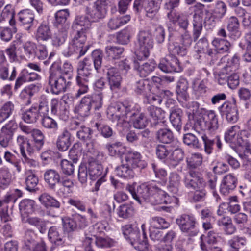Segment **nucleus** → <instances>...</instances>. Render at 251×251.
I'll return each mask as SVG.
<instances>
[{"mask_svg": "<svg viewBox=\"0 0 251 251\" xmlns=\"http://www.w3.org/2000/svg\"><path fill=\"white\" fill-rule=\"evenodd\" d=\"M91 22V21L86 15L75 17L72 26L74 31L68 47L62 52L64 56L70 57L75 54L79 58L86 53L88 49L86 45V31L90 28Z\"/></svg>", "mask_w": 251, "mask_h": 251, "instance_id": "obj_1", "label": "nucleus"}, {"mask_svg": "<svg viewBox=\"0 0 251 251\" xmlns=\"http://www.w3.org/2000/svg\"><path fill=\"white\" fill-rule=\"evenodd\" d=\"M134 108L133 104L118 102L112 103L108 107L107 114L110 119L114 122H116L118 129L123 131L128 129L130 126L127 120L128 117L137 115Z\"/></svg>", "mask_w": 251, "mask_h": 251, "instance_id": "obj_2", "label": "nucleus"}, {"mask_svg": "<svg viewBox=\"0 0 251 251\" xmlns=\"http://www.w3.org/2000/svg\"><path fill=\"white\" fill-rule=\"evenodd\" d=\"M102 58V50L99 49L94 50L92 53V58H85L83 61L79 62L77 76H80V78H88L92 75L93 67L98 72L101 67Z\"/></svg>", "mask_w": 251, "mask_h": 251, "instance_id": "obj_3", "label": "nucleus"}, {"mask_svg": "<svg viewBox=\"0 0 251 251\" xmlns=\"http://www.w3.org/2000/svg\"><path fill=\"white\" fill-rule=\"evenodd\" d=\"M153 46V40L151 33L149 30H140L137 35L135 42L134 53L139 60L148 58L151 49Z\"/></svg>", "mask_w": 251, "mask_h": 251, "instance_id": "obj_4", "label": "nucleus"}, {"mask_svg": "<svg viewBox=\"0 0 251 251\" xmlns=\"http://www.w3.org/2000/svg\"><path fill=\"white\" fill-rule=\"evenodd\" d=\"M250 137L251 134L247 130H242L238 125L228 128L225 132L224 136L226 142L245 147L249 149L251 148V143L249 141Z\"/></svg>", "mask_w": 251, "mask_h": 251, "instance_id": "obj_5", "label": "nucleus"}, {"mask_svg": "<svg viewBox=\"0 0 251 251\" xmlns=\"http://www.w3.org/2000/svg\"><path fill=\"white\" fill-rule=\"evenodd\" d=\"M56 68H58V65L54 62L50 67L49 84L50 86L51 92L58 95L66 91L67 87L70 85V82L66 81L65 76L60 74V71H55Z\"/></svg>", "mask_w": 251, "mask_h": 251, "instance_id": "obj_6", "label": "nucleus"}, {"mask_svg": "<svg viewBox=\"0 0 251 251\" xmlns=\"http://www.w3.org/2000/svg\"><path fill=\"white\" fill-rule=\"evenodd\" d=\"M109 3V0H97L91 7L85 8V14L92 22H99L105 18Z\"/></svg>", "mask_w": 251, "mask_h": 251, "instance_id": "obj_7", "label": "nucleus"}, {"mask_svg": "<svg viewBox=\"0 0 251 251\" xmlns=\"http://www.w3.org/2000/svg\"><path fill=\"white\" fill-rule=\"evenodd\" d=\"M176 224L180 230L188 235L193 236L198 233L197 225L198 224L195 216L192 214H183L176 220Z\"/></svg>", "mask_w": 251, "mask_h": 251, "instance_id": "obj_8", "label": "nucleus"}, {"mask_svg": "<svg viewBox=\"0 0 251 251\" xmlns=\"http://www.w3.org/2000/svg\"><path fill=\"white\" fill-rule=\"evenodd\" d=\"M126 189L131 194L132 197L139 203L144 201H149L152 191H155V185L142 184L137 187L136 191L133 185H128Z\"/></svg>", "mask_w": 251, "mask_h": 251, "instance_id": "obj_9", "label": "nucleus"}, {"mask_svg": "<svg viewBox=\"0 0 251 251\" xmlns=\"http://www.w3.org/2000/svg\"><path fill=\"white\" fill-rule=\"evenodd\" d=\"M218 109L221 116H225L228 122L235 123L238 120L239 111L234 98L224 102Z\"/></svg>", "mask_w": 251, "mask_h": 251, "instance_id": "obj_10", "label": "nucleus"}, {"mask_svg": "<svg viewBox=\"0 0 251 251\" xmlns=\"http://www.w3.org/2000/svg\"><path fill=\"white\" fill-rule=\"evenodd\" d=\"M17 75V67L7 63L3 51H0V78L10 81L15 79Z\"/></svg>", "mask_w": 251, "mask_h": 251, "instance_id": "obj_11", "label": "nucleus"}, {"mask_svg": "<svg viewBox=\"0 0 251 251\" xmlns=\"http://www.w3.org/2000/svg\"><path fill=\"white\" fill-rule=\"evenodd\" d=\"M199 121V126L201 130L213 132L218 127L217 116L213 110L205 109Z\"/></svg>", "mask_w": 251, "mask_h": 251, "instance_id": "obj_12", "label": "nucleus"}, {"mask_svg": "<svg viewBox=\"0 0 251 251\" xmlns=\"http://www.w3.org/2000/svg\"><path fill=\"white\" fill-rule=\"evenodd\" d=\"M184 184L186 187L193 190L204 188L206 185L201 174L195 171H190L185 176Z\"/></svg>", "mask_w": 251, "mask_h": 251, "instance_id": "obj_13", "label": "nucleus"}, {"mask_svg": "<svg viewBox=\"0 0 251 251\" xmlns=\"http://www.w3.org/2000/svg\"><path fill=\"white\" fill-rule=\"evenodd\" d=\"M227 6L222 1L218 0L216 2L215 7L211 15L207 21L212 26H215L216 23L221 21L227 12Z\"/></svg>", "mask_w": 251, "mask_h": 251, "instance_id": "obj_14", "label": "nucleus"}, {"mask_svg": "<svg viewBox=\"0 0 251 251\" xmlns=\"http://www.w3.org/2000/svg\"><path fill=\"white\" fill-rule=\"evenodd\" d=\"M92 130L84 125L81 126L76 133L77 137L80 140L85 143V145L88 151L91 152L94 149L97 144V141L95 139L92 137Z\"/></svg>", "mask_w": 251, "mask_h": 251, "instance_id": "obj_15", "label": "nucleus"}, {"mask_svg": "<svg viewBox=\"0 0 251 251\" xmlns=\"http://www.w3.org/2000/svg\"><path fill=\"white\" fill-rule=\"evenodd\" d=\"M125 161L132 168H145L147 163L142 159L141 154L136 151H129L125 155Z\"/></svg>", "mask_w": 251, "mask_h": 251, "instance_id": "obj_16", "label": "nucleus"}, {"mask_svg": "<svg viewBox=\"0 0 251 251\" xmlns=\"http://www.w3.org/2000/svg\"><path fill=\"white\" fill-rule=\"evenodd\" d=\"M18 16L20 25L29 31L33 25L35 17L33 12L29 9H25L19 12Z\"/></svg>", "mask_w": 251, "mask_h": 251, "instance_id": "obj_17", "label": "nucleus"}, {"mask_svg": "<svg viewBox=\"0 0 251 251\" xmlns=\"http://www.w3.org/2000/svg\"><path fill=\"white\" fill-rule=\"evenodd\" d=\"M237 183V178L231 174L226 176L223 179L220 186V192L224 195H226L234 190Z\"/></svg>", "mask_w": 251, "mask_h": 251, "instance_id": "obj_18", "label": "nucleus"}, {"mask_svg": "<svg viewBox=\"0 0 251 251\" xmlns=\"http://www.w3.org/2000/svg\"><path fill=\"white\" fill-rule=\"evenodd\" d=\"M227 29L230 32V36L234 39L239 38L241 35L239 30L240 23L238 18L231 16L226 18Z\"/></svg>", "mask_w": 251, "mask_h": 251, "instance_id": "obj_19", "label": "nucleus"}, {"mask_svg": "<svg viewBox=\"0 0 251 251\" xmlns=\"http://www.w3.org/2000/svg\"><path fill=\"white\" fill-rule=\"evenodd\" d=\"M86 165L91 179L95 180L102 175L103 167L97 161L95 160H89Z\"/></svg>", "mask_w": 251, "mask_h": 251, "instance_id": "obj_20", "label": "nucleus"}, {"mask_svg": "<svg viewBox=\"0 0 251 251\" xmlns=\"http://www.w3.org/2000/svg\"><path fill=\"white\" fill-rule=\"evenodd\" d=\"M130 15L112 17L107 22V28L110 31L116 30L127 23L130 20Z\"/></svg>", "mask_w": 251, "mask_h": 251, "instance_id": "obj_21", "label": "nucleus"}, {"mask_svg": "<svg viewBox=\"0 0 251 251\" xmlns=\"http://www.w3.org/2000/svg\"><path fill=\"white\" fill-rule=\"evenodd\" d=\"M49 241L56 245H61L64 243V236L60 227L56 226L50 227L48 232Z\"/></svg>", "mask_w": 251, "mask_h": 251, "instance_id": "obj_22", "label": "nucleus"}, {"mask_svg": "<svg viewBox=\"0 0 251 251\" xmlns=\"http://www.w3.org/2000/svg\"><path fill=\"white\" fill-rule=\"evenodd\" d=\"M44 179L52 190L55 189L56 184L60 182V176L58 172L53 169L47 170L44 175Z\"/></svg>", "mask_w": 251, "mask_h": 251, "instance_id": "obj_23", "label": "nucleus"}, {"mask_svg": "<svg viewBox=\"0 0 251 251\" xmlns=\"http://www.w3.org/2000/svg\"><path fill=\"white\" fill-rule=\"evenodd\" d=\"M188 82L185 79H181L178 82L176 88L177 100L183 104L187 105L185 102L187 100L188 96L187 93Z\"/></svg>", "mask_w": 251, "mask_h": 251, "instance_id": "obj_24", "label": "nucleus"}, {"mask_svg": "<svg viewBox=\"0 0 251 251\" xmlns=\"http://www.w3.org/2000/svg\"><path fill=\"white\" fill-rule=\"evenodd\" d=\"M90 242L95 243L98 248H108L112 246L113 242L109 239L97 237L92 235H85V243L87 245Z\"/></svg>", "mask_w": 251, "mask_h": 251, "instance_id": "obj_25", "label": "nucleus"}, {"mask_svg": "<svg viewBox=\"0 0 251 251\" xmlns=\"http://www.w3.org/2000/svg\"><path fill=\"white\" fill-rule=\"evenodd\" d=\"M70 137V133L65 129L58 135L56 146L59 151H64L68 149L71 145Z\"/></svg>", "mask_w": 251, "mask_h": 251, "instance_id": "obj_26", "label": "nucleus"}, {"mask_svg": "<svg viewBox=\"0 0 251 251\" xmlns=\"http://www.w3.org/2000/svg\"><path fill=\"white\" fill-rule=\"evenodd\" d=\"M239 57L235 54L231 58L229 59L226 64L221 70L220 75H227L231 72H236L239 68Z\"/></svg>", "mask_w": 251, "mask_h": 251, "instance_id": "obj_27", "label": "nucleus"}, {"mask_svg": "<svg viewBox=\"0 0 251 251\" xmlns=\"http://www.w3.org/2000/svg\"><path fill=\"white\" fill-rule=\"evenodd\" d=\"M40 117H41V114L38 112L37 107L35 106H32L21 113L22 119L27 123H34Z\"/></svg>", "mask_w": 251, "mask_h": 251, "instance_id": "obj_28", "label": "nucleus"}, {"mask_svg": "<svg viewBox=\"0 0 251 251\" xmlns=\"http://www.w3.org/2000/svg\"><path fill=\"white\" fill-rule=\"evenodd\" d=\"M51 37V32L48 24L43 23L38 27L36 38L38 41H47Z\"/></svg>", "mask_w": 251, "mask_h": 251, "instance_id": "obj_29", "label": "nucleus"}, {"mask_svg": "<svg viewBox=\"0 0 251 251\" xmlns=\"http://www.w3.org/2000/svg\"><path fill=\"white\" fill-rule=\"evenodd\" d=\"M115 172L118 176L123 178H131L134 176L133 168L124 161L121 165L116 167Z\"/></svg>", "mask_w": 251, "mask_h": 251, "instance_id": "obj_30", "label": "nucleus"}, {"mask_svg": "<svg viewBox=\"0 0 251 251\" xmlns=\"http://www.w3.org/2000/svg\"><path fill=\"white\" fill-rule=\"evenodd\" d=\"M89 101V100L84 96L81 99L79 104L75 107L74 112L81 117H85L89 116L92 108Z\"/></svg>", "mask_w": 251, "mask_h": 251, "instance_id": "obj_31", "label": "nucleus"}, {"mask_svg": "<svg viewBox=\"0 0 251 251\" xmlns=\"http://www.w3.org/2000/svg\"><path fill=\"white\" fill-rule=\"evenodd\" d=\"M135 68L138 70V73L141 77H145L152 72L156 67V64L153 60H150L149 61L143 64L141 66H138L137 64L135 62Z\"/></svg>", "mask_w": 251, "mask_h": 251, "instance_id": "obj_32", "label": "nucleus"}, {"mask_svg": "<svg viewBox=\"0 0 251 251\" xmlns=\"http://www.w3.org/2000/svg\"><path fill=\"white\" fill-rule=\"evenodd\" d=\"M88 79L85 78H80V76L76 77V92L75 95V98H80L82 95L88 92L89 88L88 86Z\"/></svg>", "mask_w": 251, "mask_h": 251, "instance_id": "obj_33", "label": "nucleus"}, {"mask_svg": "<svg viewBox=\"0 0 251 251\" xmlns=\"http://www.w3.org/2000/svg\"><path fill=\"white\" fill-rule=\"evenodd\" d=\"M109 155L112 156H121L125 151V148L122 143L116 142L108 143L105 146Z\"/></svg>", "mask_w": 251, "mask_h": 251, "instance_id": "obj_34", "label": "nucleus"}, {"mask_svg": "<svg viewBox=\"0 0 251 251\" xmlns=\"http://www.w3.org/2000/svg\"><path fill=\"white\" fill-rule=\"evenodd\" d=\"M123 234L127 240L130 242L132 240L136 239L137 236L140 233L139 228L135 225H126L122 227Z\"/></svg>", "mask_w": 251, "mask_h": 251, "instance_id": "obj_35", "label": "nucleus"}, {"mask_svg": "<svg viewBox=\"0 0 251 251\" xmlns=\"http://www.w3.org/2000/svg\"><path fill=\"white\" fill-rule=\"evenodd\" d=\"M39 91V86L31 84L22 91L20 97L25 101L26 104H29L31 103V98Z\"/></svg>", "mask_w": 251, "mask_h": 251, "instance_id": "obj_36", "label": "nucleus"}, {"mask_svg": "<svg viewBox=\"0 0 251 251\" xmlns=\"http://www.w3.org/2000/svg\"><path fill=\"white\" fill-rule=\"evenodd\" d=\"M26 222L35 227L41 234L46 233L47 222L44 219L38 217H29L27 219Z\"/></svg>", "mask_w": 251, "mask_h": 251, "instance_id": "obj_37", "label": "nucleus"}, {"mask_svg": "<svg viewBox=\"0 0 251 251\" xmlns=\"http://www.w3.org/2000/svg\"><path fill=\"white\" fill-rule=\"evenodd\" d=\"M35 201L31 199H24L19 203V209L22 215H27L35 210Z\"/></svg>", "mask_w": 251, "mask_h": 251, "instance_id": "obj_38", "label": "nucleus"}, {"mask_svg": "<svg viewBox=\"0 0 251 251\" xmlns=\"http://www.w3.org/2000/svg\"><path fill=\"white\" fill-rule=\"evenodd\" d=\"M58 192L64 196H67L73 192L74 186L73 180L67 178H63L60 180Z\"/></svg>", "mask_w": 251, "mask_h": 251, "instance_id": "obj_39", "label": "nucleus"}, {"mask_svg": "<svg viewBox=\"0 0 251 251\" xmlns=\"http://www.w3.org/2000/svg\"><path fill=\"white\" fill-rule=\"evenodd\" d=\"M217 224L220 226H224V230L227 234H233L236 231V228L228 216L224 215L219 218L217 220Z\"/></svg>", "mask_w": 251, "mask_h": 251, "instance_id": "obj_40", "label": "nucleus"}, {"mask_svg": "<svg viewBox=\"0 0 251 251\" xmlns=\"http://www.w3.org/2000/svg\"><path fill=\"white\" fill-rule=\"evenodd\" d=\"M39 201L45 207H52L59 208L60 207V203L53 197L44 193L41 194L39 197Z\"/></svg>", "mask_w": 251, "mask_h": 251, "instance_id": "obj_41", "label": "nucleus"}, {"mask_svg": "<svg viewBox=\"0 0 251 251\" xmlns=\"http://www.w3.org/2000/svg\"><path fill=\"white\" fill-rule=\"evenodd\" d=\"M106 57L109 60L119 59L124 51V48L120 46H107L105 48Z\"/></svg>", "mask_w": 251, "mask_h": 251, "instance_id": "obj_42", "label": "nucleus"}, {"mask_svg": "<svg viewBox=\"0 0 251 251\" xmlns=\"http://www.w3.org/2000/svg\"><path fill=\"white\" fill-rule=\"evenodd\" d=\"M134 90L136 94L145 96L151 91V86L147 80L141 79L136 82Z\"/></svg>", "mask_w": 251, "mask_h": 251, "instance_id": "obj_43", "label": "nucleus"}, {"mask_svg": "<svg viewBox=\"0 0 251 251\" xmlns=\"http://www.w3.org/2000/svg\"><path fill=\"white\" fill-rule=\"evenodd\" d=\"M136 238L130 242L134 249L139 251H147L149 244L146 236H142L141 238L139 233Z\"/></svg>", "mask_w": 251, "mask_h": 251, "instance_id": "obj_44", "label": "nucleus"}, {"mask_svg": "<svg viewBox=\"0 0 251 251\" xmlns=\"http://www.w3.org/2000/svg\"><path fill=\"white\" fill-rule=\"evenodd\" d=\"M202 17L199 14L193 15V36L195 41L199 37L202 29Z\"/></svg>", "mask_w": 251, "mask_h": 251, "instance_id": "obj_45", "label": "nucleus"}, {"mask_svg": "<svg viewBox=\"0 0 251 251\" xmlns=\"http://www.w3.org/2000/svg\"><path fill=\"white\" fill-rule=\"evenodd\" d=\"M86 99L89 100L90 105L95 110H99L102 107L103 105V96L101 93L94 95H87L85 96Z\"/></svg>", "mask_w": 251, "mask_h": 251, "instance_id": "obj_46", "label": "nucleus"}, {"mask_svg": "<svg viewBox=\"0 0 251 251\" xmlns=\"http://www.w3.org/2000/svg\"><path fill=\"white\" fill-rule=\"evenodd\" d=\"M67 33L65 30H58L55 32L50 39L53 47L58 48L62 45L66 41Z\"/></svg>", "mask_w": 251, "mask_h": 251, "instance_id": "obj_47", "label": "nucleus"}, {"mask_svg": "<svg viewBox=\"0 0 251 251\" xmlns=\"http://www.w3.org/2000/svg\"><path fill=\"white\" fill-rule=\"evenodd\" d=\"M203 157L200 153H193L187 157V165L191 168H196L201 165Z\"/></svg>", "mask_w": 251, "mask_h": 251, "instance_id": "obj_48", "label": "nucleus"}, {"mask_svg": "<svg viewBox=\"0 0 251 251\" xmlns=\"http://www.w3.org/2000/svg\"><path fill=\"white\" fill-rule=\"evenodd\" d=\"M14 15V10L10 4H7L3 9L0 18V22L2 21H8L11 25L15 24L13 19Z\"/></svg>", "mask_w": 251, "mask_h": 251, "instance_id": "obj_49", "label": "nucleus"}, {"mask_svg": "<svg viewBox=\"0 0 251 251\" xmlns=\"http://www.w3.org/2000/svg\"><path fill=\"white\" fill-rule=\"evenodd\" d=\"M212 43L220 53L227 52L231 46L230 43L227 40L219 38H215Z\"/></svg>", "mask_w": 251, "mask_h": 251, "instance_id": "obj_50", "label": "nucleus"}, {"mask_svg": "<svg viewBox=\"0 0 251 251\" xmlns=\"http://www.w3.org/2000/svg\"><path fill=\"white\" fill-rule=\"evenodd\" d=\"M155 191H152L150 202L155 204H159L166 202L165 192L155 185Z\"/></svg>", "mask_w": 251, "mask_h": 251, "instance_id": "obj_51", "label": "nucleus"}, {"mask_svg": "<svg viewBox=\"0 0 251 251\" xmlns=\"http://www.w3.org/2000/svg\"><path fill=\"white\" fill-rule=\"evenodd\" d=\"M11 176L8 168H0V187L5 188L10 183Z\"/></svg>", "mask_w": 251, "mask_h": 251, "instance_id": "obj_52", "label": "nucleus"}, {"mask_svg": "<svg viewBox=\"0 0 251 251\" xmlns=\"http://www.w3.org/2000/svg\"><path fill=\"white\" fill-rule=\"evenodd\" d=\"M38 178L34 174L31 173L25 178L26 189L29 192H35L38 190Z\"/></svg>", "mask_w": 251, "mask_h": 251, "instance_id": "obj_53", "label": "nucleus"}, {"mask_svg": "<svg viewBox=\"0 0 251 251\" xmlns=\"http://www.w3.org/2000/svg\"><path fill=\"white\" fill-rule=\"evenodd\" d=\"M157 138L165 144L171 143L173 140V133L170 130L166 128L161 129L157 132Z\"/></svg>", "mask_w": 251, "mask_h": 251, "instance_id": "obj_54", "label": "nucleus"}, {"mask_svg": "<svg viewBox=\"0 0 251 251\" xmlns=\"http://www.w3.org/2000/svg\"><path fill=\"white\" fill-rule=\"evenodd\" d=\"M147 112L155 123L161 120L164 117V113L161 109L153 105L149 106L147 108Z\"/></svg>", "mask_w": 251, "mask_h": 251, "instance_id": "obj_55", "label": "nucleus"}, {"mask_svg": "<svg viewBox=\"0 0 251 251\" xmlns=\"http://www.w3.org/2000/svg\"><path fill=\"white\" fill-rule=\"evenodd\" d=\"M230 248L229 251H239L241 246H244L246 243V240L243 237L234 236L228 242Z\"/></svg>", "mask_w": 251, "mask_h": 251, "instance_id": "obj_56", "label": "nucleus"}, {"mask_svg": "<svg viewBox=\"0 0 251 251\" xmlns=\"http://www.w3.org/2000/svg\"><path fill=\"white\" fill-rule=\"evenodd\" d=\"M32 135L33 138V143L35 149L37 151H40L44 144V136L42 132L39 129H34Z\"/></svg>", "mask_w": 251, "mask_h": 251, "instance_id": "obj_57", "label": "nucleus"}, {"mask_svg": "<svg viewBox=\"0 0 251 251\" xmlns=\"http://www.w3.org/2000/svg\"><path fill=\"white\" fill-rule=\"evenodd\" d=\"M42 117V125L46 128L57 130L58 129V124L57 122L52 118L45 115L41 116Z\"/></svg>", "mask_w": 251, "mask_h": 251, "instance_id": "obj_58", "label": "nucleus"}, {"mask_svg": "<svg viewBox=\"0 0 251 251\" xmlns=\"http://www.w3.org/2000/svg\"><path fill=\"white\" fill-rule=\"evenodd\" d=\"M117 214L119 217L127 219L133 215V208L129 205L123 204L120 206L118 208Z\"/></svg>", "mask_w": 251, "mask_h": 251, "instance_id": "obj_59", "label": "nucleus"}, {"mask_svg": "<svg viewBox=\"0 0 251 251\" xmlns=\"http://www.w3.org/2000/svg\"><path fill=\"white\" fill-rule=\"evenodd\" d=\"M196 131L203 142L205 152L208 154H210L213 151V146L214 144V141L209 139L202 132L197 130H196Z\"/></svg>", "mask_w": 251, "mask_h": 251, "instance_id": "obj_60", "label": "nucleus"}, {"mask_svg": "<svg viewBox=\"0 0 251 251\" xmlns=\"http://www.w3.org/2000/svg\"><path fill=\"white\" fill-rule=\"evenodd\" d=\"M151 226L157 229H166L170 226V224L165 219L160 217H152L151 220Z\"/></svg>", "mask_w": 251, "mask_h": 251, "instance_id": "obj_61", "label": "nucleus"}, {"mask_svg": "<svg viewBox=\"0 0 251 251\" xmlns=\"http://www.w3.org/2000/svg\"><path fill=\"white\" fill-rule=\"evenodd\" d=\"M17 129V123L15 120H12L5 124L2 127L0 130L13 137Z\"/></svg>", "mask_w": 251, "mask_h": 251, "instance_id": "obj_62", "label": "nucleus"}, {"mask_svg": "<svg viewBox=\"0 0 251 251\" xmlns=\"http://www.w3.org/2000/svg\"><path fill=\"white\" fill-rule=\"evenodd\" d=\"M62 226L64 232H70L74 231L77 227V225L74 219L65 217L62 219Z\"/></svg>", "mask_w": 251, "mask_h": 251, "instance_id": "obj_63", "label": "nucleus"}, {"mask_svg": "<svg viewBox=\"0 0 251 251\" xmlns=\"http://www.w3.org/2000/svg\"><path fill=\"white\" fill-rule=\"evenodd\" d=\"M245 39L247 43V48L243 59L246 62H251V32L245 34Z\"/></svg>", "mask_w": 251, "mask_h": 251, "instance_id": "obj_64", "label": "nucleus"}]
</instances>
